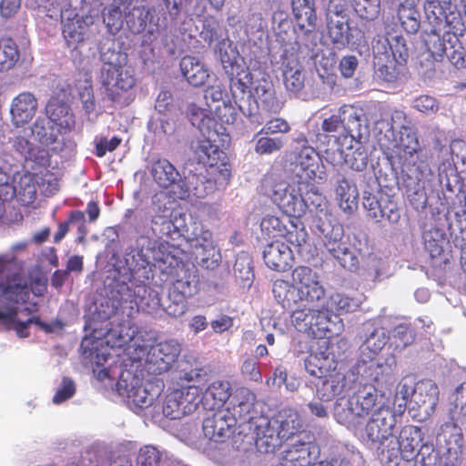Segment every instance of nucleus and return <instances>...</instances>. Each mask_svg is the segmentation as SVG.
Returning <instances> with one entry per match:
<instances>
[{
    "label": "nucleus",
    "mask_w": 466,
    "mask_h": 466,
    "mask_svg": "<svg viewBox=\"0 0 466 466\" xmlns=\"http://www.w3.org/2000/svg\"><path fill=\"white\" fill-rule=\"evenodd\" d=\"M350 25L345 16L330 17L328 21V35L332 44L339 49L346 47L350 41Z\"/></svg>",
    "instance_id": "nucleus-45"
},
{
    "label": "nucleus",
    "mask_w": 466,
    "mask_h": 466,
    "mask_svg": "<svg viewBox=\"0 0 466 466\" xmlns=\"http://www.w3.org/2000/svg\"><path fill=\"white\" fill-rule=\"evenodd\" d=\"M213 114L211 117L215 119L216 124L219 122L221 126L233 125L237 119L236 108L230 101H223L221 105L216 106Z\"/></svg>",
    "instance_id": "nucleus-62"
},
{
    "label": "nucleus",
    "mask_w": 466,
    "mask_h": 466,
    "mask_svg": "<svg viewBox=\"0 0 466 466\" xmlns=\"http://www.w3.org/2000/svg\"><path fill=\"white\" fill-rule=\"evenodd\" d=\"M378 443L376 454L381 465L398 466L401 459V452L397 440L391 437L388 441H382Z\"/></svg>",
    "instance_id": "nucleus-47"
},
{
    "label": "nucleus",
    "mask_w": 466,
    "mask_h": 466,
    "mask_svg": "<svg viewBox=\"0 0 466 466\" xmlns=\"http://www.w3.org/2000/svg\"><path fill=\"white\" fill-rule=\"evenodd\" d=\"M125 60L123 54L112 51L103 61L99 79L106 96L112 102H120L123 95L133 89L137 83L134 70L123 62Z\"/></svg>",
    "instance_id": "nucleus-1"
},
{
    "label": "nucleus",
    "mask_w": 466,
    "mask_h": 466,
    "mask_svg": "<svg viewBox=\"0 0 466 466\" xmlns=\"http://www.w3.org/2000/svg\"><path fill=\"white\" fill-rule=\"evenodd\" d=\"M304 365L308 373L320 379L337 370L338 363L333 356L319 352L309 354Z\"/></svg>",
    "instance_id": "nucleus-36"
},
{
    "label": "nucleus",
    "mask_w": 466,
    "mask_h": 466,
    "mask_svg": "<svg viewBox=\"0 0 466 466\" xmlns=\"http://www.w3.org/2000/svg\"><path fill=\"white\" fill-rule=\"evenodd\" d=\"M194 155L199 164L207 167L210 177L208 184L222 185L228 184L231 175L230 164L228 161L227 154L216 145L211 138V133L208 137L198 141L194 148ZM212 185H210V189Z\"/></svg>",
    "instance_id": "nucleus-3"
},
{
    "label": "nucleus",
    "mask_w": 466,
    "mask_h": 466,
    "mask_svg": "<svg viewBox=\"0 0 466 466\" xmlns=\"http://www.w3.org/2000/svg\"><path fill=\"white\" fill-rule=\"evenodd\" d=\"M273 295L283 308L290 309L298 302L294 285L284 279H276L272 288Z\"/></svg>",
    "instance_id": "nucleus-53"
},
{
    "label": "nucleus",
    "mask_w": 466,
    "mask_h": 466,
    "mask_svg": "<svg viewBox=\"0 0 466 466\" xmlns=\"http://www.w3.org/2000/svg\"><path fill=\"white\" fill-rule=\"evenodd\" d=\"M37 100L30 92H22L12 101L10 114L15 127L28 124L35 115Z\"/></svg>",
    "instance_id": "nucleus-24"
},
{
    "label": "nucleus",
    "mask_w": 466,
    "mask_h": 466,
    "mask_svg": "<svg viewBox=\"0 0 466 466\" xmlns=\"http://www.w3.org/2000/svg\"><path fill=\"white\" fill-rule=\"evenodd\" d=\"M312 314V308L297 309L291 313V323L298 331L311 335L313 321Z\"/></svg>",
    "instance_id": "nucleus-57"
},
{
    "label": "nucleus",
    "mask_w": 466,
    "mask_h": 466,
    "mask_svg": "<svg viewBox=\"0 0 466 466\" xmlns=\"http://www.w3.org/2000/svg\"><path fill=\"white\" fill-rule=\"evenodd\" d=\"M320 159L311 147H303L296 157L294 173L298 181L314 182L319 168Z\"/></svg>",
    "instance_id": "nucleus-22"
},
{
    "label": "nucleus",
    "mask_w": 466,
    "mask_h": 466,
    "mask_svg": "<svg viewBox=\"0 0 466 466\" xmlns=\"http://www.w3.org/2000/svg\"><path fill=\"white\" fill-rule=\"evenodd\" d=\"M89 25L86 20L79 15L67 19L63 24L62 35L67 47L76 51L88 38Z\"/></svg>",
    "instance_id": "nucleus-28"
},
{
    "label": "nucleus",
    "mask_w": 466,
    "mask_h": 466,
    "mask_svg": "<svg viewBox=\"0 0 466 466\" xmlns=\"http://www.w3.org/2000/svg\"><path fill=\"white\" fill-rule=\"evenodd\" d=\"M319 380H321V383L317 385V394L321 400L330 401L344 390L346 378L339 370H335Z\"/></svg>",
    "instance_id": "nucleus-38"
},
{
    "label": "nucleus",
    "mask_w": 466,
    "mask_h": 466,
    "mask_svg": "<svg viewBox=\"0 0 466 466\" xmlns=\"http://www.w3.org/2000/svg\"><path fill=\"white\" fill-rule=\"evenodd\" d=\"M116 390L120 396L127 398L130 405L139 409L149 407L154 400V396L140 384V380L130 372L120 375Z\"/></svg>",
    "instance_id": "nucleus-14"
},
{
    "label": "nucleus",
    "mask_w": 466,
    "mask_h": 466,
    "mask_svg": "<svg viewBox=\"0 0 466 466\" xmlns=\"http://www.w3.org/2000/svg\"><path fill=\"white\" fill-rule=\"evenodd\" d=\"M271 420L274 424H277L280 436L284 438L285 441L294 436L302 427L298 411L289 407L281 409L278 413V417Z\"/></svg>",
    "instance_id": "nucleus-41"
},
{
    "label": "nucleus",
    "mask_w": 466,
    "mask_h": 466,
    "mask_svg": "<svg viewBox=\"0 0 466 466\" xmlns=\"http://www.w3.org/2000/svg\"><path fill=\"white\" fill-rule=\"evenodd\" d=\"M284 145L283 138L270 137L268 135H265L256 140L254 150L258 155H270L281 150Z\"/></svg>",
    "instance_id": "nucleus-61"
},
{
    "label": "nucleus",
    "mask_w": 466,
    "mask_h": 466,
    "mask_svg": "<svg viewBox=\"0 0 466 466\" xmlns=\"http://www.w3.org/2000/svg\"><path fill=\"white\" fill-rule=\"evenodd\" d=\"M151 175L154 181L163 188L173 187L171 193L175 198L186 199L189 197L190 191L197 198H204L208 192L207 187L195 186L192 189L187 187L184 181L180 179V175L177 168L167 159H157L152 164Z\"/></svg>",
    "instance_id": "nucleus-5"
},
{
    "label": "nucleus",
    "mask_w": 466,
    "mask_h": 466,
    "mask_svg": "<svg viewBox=\"0 0 466 466\" xmlns=\"http://www.w3.org/2000/svg\"><path fill=\"white\" fill-rule=\"evenodd\" d=\"M388 337L382 328L374 329L362 343L361 354L369 360H373L385 347Z\"/></svg>",
    "instance_id": "nucleus-50"
},
{
    "label": "nucleus",
    "mask_w": 466,
    "mask_h": 466,
    "mask_svg": "<svg viewBox=\"0 0 466 466\" xmlns=\"http://www.w3.org/2000/svg\"><path fill=\"white\" fill-rule=\"evenodd\" d=\"M396 418L389 407H379L369 419L362 438L371 443H378L393 437Z\"/></svg>",
    "instance_id": "nucleus-12"
},
{
    "label": "nucleus",
    "mask_w": 466,
    "mask_h": 466,
    "mask_svg": "<svg viewBox=\"0 0 466 466\" xmlns=\"http://www.w3.org/2000/svg\"><path fill=\"white\" fill-rule=\"evenodd\" d=\"M261 235L265 238H283L301 254L308 243L309 235L304 226H299L293 218L267 215L260 222Z\"/></svg>",
    "instance_id": "nucleus-4"
},
{
    "label": "nucleus",
    "mask_w": 466,
    "mask_h": 466,
    "mask_svg": "<svg viewBox=\"0 0 466 466\" xmlns=\"http://www.w3.org/2000/svg\"><path fill=\"white\" fill-rule=\"evenodd\" d=\"M270 198L284 215L290 218L298 220L306 214L301 181L292 185L284 181L275 183Z\"/></svg>",
    "instance_id": "nucleus-8"
},
{
    "label": "nucleus",
    "mask_w": 466,
    "mask_h": 466,
    "mask_svg": "<svg viewBox=\"0 0 466 466\" xmlns=\"http://www.w3.org/2000/svg\"><path fill=\"white\" fill-rule=\"evenodd\" d=\"M202 388L196 384L174 389L166 396L163 414L170 420H177L192 413L198 405Z\"/></svg>",
    "instance_id": "nucleus-6"
},
{
    "label": "nucleus",
    "mask_w": 466,
    "mask_h": 466,
    "mask_svg": "<svg viewBox=\"0 0 466 466\" xmlns=\"http://www.w3.org/2000/svg\"><path fill=\"white\" fill-rule=\"evenodd\" d=\"M180 354V345L175 340H165L151 347L149 361L157 365L159 372L167 371Z\"/></svg>",
    "instance_id": "nucleus-25"
},
{
    "label": "nucleus",
    "mask_w": 466,
    "mask_h": 466,
    "mask_svg": "<svg viewBox=\"0 0 466 466\" xmlns=\"http://www.w3.org/2000/svg\"><path fill=\"white\" fill-rule=\"evenodd\" d=\"M38 166L39 171L29 173V180L42 187L46 194H55L58 190V179L47 167Z\"/></svg>",
    "instance_id": "nucleus-54"
},
{
    "label": "nucleus",
    "mask_w": 466,
    "mask_h": 466,
    "mask_svg": "<svg viewBox=\"0 0 466 466\" xmlns=\"http://www.w3.org/2000/svg\"><path fill=\"white\" fill-rule=\"evenodd\" d=\"M339 113L345 131L342 137L343 143L353 141L354 138H361V119L358 110L351 105H343L339 108Z\"/></svg>",
    "instance_id": "nucleus-40"
},
{
    "label": "nucleus",
    "mask_w": 466,
    "mask_h": 466,
    "mask_svg": "<svg viewBox=\"0 0 466 466\" xmlns=\"http://www.w3.org/2000/svg\"><path fill=\"white\" fill-rule=\"evenodd\" d=\"M253 83V76L248 67H242L232 74L229 80V87L235 104L246 116H251L258 109V103L251 99L250 86Z\"/></svg>",
    "instance_id": "nucleus-10"
},
{
    "label": "nucleus",
    "mask_w": 466,
    "mask_h": 466,
    "mask_svg": "<svg viewBox=\"0 0 466 466\" xmlns=\"http://www.w3.org/2000/svg\"><path fill=\"white\" fill-rule=\"evenodd\" d=\"M130 290L133 291L131 301H134L142 310L152 314L157 312L163 307L161 294L157 289L147 286L144 282H139Z\"/></svg>",
    "instance_id": "nucleus-27"
},
{
    "label": "nucleus",
    "mask_w": 466,
    "mask_h": 466,
    "mask_svg": "<svg viewBox=\"0 0 466 466\" xmlns=\"http://www.w3.org/2000/svg\"><path fill=\"white\" fill-rule=\"evenodd\" d=\"M336 198L339 208L347 214L358 208L359 191L355 184L346 177L338 179L335 187Z\"/></svg>",
    "instance_id": "nucleus-33"
},
{
    "label": "nucleus",
    "mask_w": 466,
    "mask_h": 466,
    "mask_svg": "<svg viewBox=\"0 0 466 466\" xmlns=\"http://www.w3.org/2000/svg\"><path fill=\"white\" fill-rule=\"evenodd\" d=\"M162 453L153 445H145L138 451L137 466H160Z\"/></svg>",
    "instance_id": "nucleus-60"
},
{
    "label": "nucleus",
    "mask_w": 466,
    "mask_h": 466,
    "mask_svg": "<svg viewBox=\"0 0 466 466\" xmlns=\"http://www.w3.org/2000/svg\"><path fill=\"white\" fill-rule=\"evenodd\" d=\"M235 425L236 418L228 410H218L204 419L202 430L208 440L223 442L232 433Z\"/></svg>",
    "instance_id": "nucleus-15"
},
{
    "label": "nucleus",
    "mask_w": 466,
    "mask_h": 466,
    "mask_svg": "<svg viewBox=\"0 0 466 466\" xmlns=\"http://www.w3.org/2000/svg\"><path fill=\"white\" fill-rule=\"evenodd\" d=\"M292 280L297 290L301 286H306L318 280V275L309 267L298 266L292 271Z\"/></svg>",
    "instance_id": "nucleus-63"
},
{
    "label": "nucleus",
    "mask_w": 466,
    "mask_h": 466,
    "mask_svg": "<svg viewBox=\"0 0 466 466\" xmlns=\"http://www.w3.org/2000/svg\"><path fill=\"white\" fill-rule=\"evenodd\" d=\"M396 440L400 445L401 459L406 461L416 459L424 446V434L420 427L414 425L404 426Z\"/></svg>",
    "instance_id": "nucleus-20"
},
{
    "label": "nucleus",
    "mask_w": 466,
    "mask_h": 466,
    "mask_svg": "<svg viewBox=\"0 0 466 466\" xmlns=\"http://www.w3.org/2000/svg\"><path fill=\"white\" fill-rule=\"evenodd\" d=\"M20 53L16 43L11 37L0 39V71L12 69L18 62Z\"/></svg>",
    "instance_id": "nucleus-51"
},
{
    "label": "nucleus",
    "mask_w": 466,
    "mask_h": 466,
    "mask_svg": "<svg viewBox=\"0 0 466 466\" xmlns=\"http://www.w3.org/2000/svg\"><path fill=\"white\" fill-rule=\"evenodd\" d=\"M265 264L271 269L285 271L292 266L293 252L289 245L279 240L268 244L263 250Z\"/></svg>",
    "instance_id": "nucleus-21"
},
{
    "label": "nucleus",
    "mask_w": 466,
    "mask_h": 466,
    "mask_svg": "<svg viewBox=\"0 0 466 466\" xmlns=\"http://www.w3.org/2000/svg\"><path fill=\"white\" fill-rule=\"evenodd\" d=\"M292 11L301 28H305L306 33H311L315 30L317 15L314 8L313 0H291Z\"/></svg>",
    "instance_id": "nucleus-44"
},
{
    "label": "nucleus",
    "mask_w": 466,
    "mask_h": 466,
    "mask_svg": "<svg viewBox=\"0 0 466 466\" xmlns=\"http://www.w3.org/2000/svg\"><path fill=\"white\" fill-rule=\"evenodd\" d=\"M151 230L156 239L165 241H177L182 236L180 228L171 219V211L169 208L158 206L157 211L151 219Z\"/></svg>",
    "instance_id": "nucleus-19"
},
{
    "label": "nucleus",
    "mask_w": 466,
    "mask_h": 466,
    "mask_svg": "<svg viewBox=\"0 0 466 466\" xmlns=\"http://www.w3.org/2000/svg\"><path fill=\"white\" fill-rule=\"evenodd\" d=\"M326 236L324 243L327 251L339 261V265L350 271H354L359 267V259L349 248L348 245L341 238L328 237V227L326 226Z\"/></svg>",
    "instance_id": "nucleus-26"
},
{
    "label": "nucleus",
    "mask_w": 466,
    "mask_h": 466,
    "mask_svg": "<svg viewBox=\"0 0 466 466\" xmlns=\"http://www.w3.org/2000/svg\"><path fill=\"white\" fill-rule=\"evenodd\" d=\"M379 407H385L378 401L375 385L364 384L348 400L347 407L337 405L335 417L338 422L348 428L355 427L359 418H365Z\"/></svg>",
    "instance_id": "nucleus-2"
},
{
    "label": "nucleus",
    "mask_w": 466,
    "mask_h": 466,
    "mask_svg": "<svg viewBox=\"0 0 466 466\" xmlns=\"http://www.w3.org/2000/svg\"><path fill=\"white\" fill-rule=\"evenodd\" d=\"M231 396V386L227 380L213 381L203 393L205 406L211 410H218L224 406Z\"/></svg>",
    "instance_id": "nucleus-37"
},
{
    "label": "nucleus",
    "mask_w": 466,
    "mask_h": 466,
    "mask_svg": "<svg viewBox=\"0 0 466 466\" xmlns=\"http://www.w3.org/2000/svg\"><path fill=\"white\" fill-rule=\"evenodd\" d=\"M403 66L396 59L388 58L385 64L379 65L376 73L378 76L388 83H395L402 73Z\"/></svg>",
    "instance_id": "nucleus-58"
},
{
    "label": "nucleus",
    "mask_w": 466,
    "mask_h": 466,
    "mask_svg": "<svg viewBox=\"0 0 466 466\" xmlns=\"http://www.w3.org/2000/svg\"><path fill=\"white\" fill-rule=\"evenodd\" d=\"M361 377L366 380L365 384L382 386L387 383L391 375V367L385 362L373 360H362L359 366Z\"/></svg>",
    "instance_id": "nucleus-31"
},
{
    "label": "nucleus",
    "mask_w": 466,
    "mask_h": 466,
    "mask_svg": "<svg viewBox=\"0 0 466 466\" xmlns=\"http://www.w3.org/2000/svg\"><path fill=\"white\" fill-rule=\"evenodd\" d=\"M253 440L259 452H274L285 441V439L280 436L277 424L268 418L260 417L253 422Z\"/></svg>",
    "instance_id": "nucleus-13"
},
{
    "label": "nucleus",
    "mask_w": 466,
    "mask_h": 466,
    "mask_svg": "<svg viewBox=\"0 0 466 466\" xmlns=\"http://www.w3.org/2000/svg\"><path fill=\"white\" fill-rule=\"evenodd\" d=\"M310 443L298 441L284 451L282 466H309L311 464Z\"/></svg>",
    "instance_id": "nucleus-42"
},
{
    "label": "nucleus",
    "mask_w": 466,
    "mask_h": 466,
    "mask_svg": "<svg viewBox=\"0 0 466 466\" xmlns=\"http://www.w3.org/2000/svg\"><path fill=\"white\" fill-rule=\"evenodd\" d=\"M459 415H452L451 420L441 426L438 436L442 438L449 450L455 447H461L463 443V434L458 420Z\"/></svg>",
    "instance_id": "nucleus-46"
},
{
    "label": "nucleus",
    "mask_w": 466,
    "mask_h": 466,
    "mask_svg": "<svg viewBox=\"0 0 466 466\" xmlns=\"http://www.w3.org/2000/svg\"><path fill=\"white\" fill-rule=\"evenodd\" d=\"M340 151L344 154L345 162L356 171H362L368 165L367 150L360 138L341 143Z\"/></svg>",
    "instance_id": "nucleus-35"
},
{
    "label": "nucleus",
    "mask_w": 466,
    "mask_h": 466,
    "mask_svg": "<svg viewBox=\"0 0 466 466\" xmlns=\"http://www.w3.org/2000/svg\"><path fill=\"white\" fill-rule=\"evenodd\" d=\"M138 256L146 265H153L162 271L175 268L178 261L172 254L171 248L174 247L170 241L154 239L147 236H140L137 240Z\"/></svg>",
    "instance_id": "nucleus-7"
},
{
    "label": "nucleus",
    "mask_w": 466,
    "mask_h": 466,
    "mask_svg": "<svg viewBox=\"0 0 466 466\" xmlns=\"http://www.w3.org/2000/svg\"><path fill=\"white\" fill-rule=\"evenodd\" d=\"M438 400L439 388L432 380L418 381L411 390L410 402H414L425 414L435 410Z\"/></svg>",
    "instance_id": "nucleus-23"
},
{
    "label": "nucleus",
    "mask_w": 466,
    "mask_h": 466,
    "mask_svg": "<svg viewBox=\"0 0 466 466\" xmlns=\"http://www.w3.org/2000/svg\"><path fill=\"white\" fill-rule=\"evenodd\" d=\"M312 331L313 337L332 338L339 335L344 329L342 319L333 315L329 308L313 309Z\"/></svg>",
    "instance_id": "nucleus-17"
},
{
    "label": "nucleus",
    "mask_w": 466,
    "mask_h": 466,
    "mask_svg": "<svg viewBox=\"0 0 466 466\" xmlns=\"http://www.w3.org/2000/svg\"><path fill=\"white\" fill-rule=\"evenodd\" d=\"M149 16V9L145 5H134L126 14V22L128 28L136 34L146 29Z\"/></svg>",
    "instance_id": "nucleus-55"
},
{
    "label": "nucleus",
    "mask_w": 466,
    "mask_h": 466,
    "mask_svg": "<svg viewBox=\"0 0 466 466\" xmlns=\"http://www.w3.org/2000/svg\"><path fill=\"white\" fill-rule=\"evenodd\" d=\"M301 187H303V200L306 205V212L309 210L311 213H315L314 222L316 227L321 233H325L326 224L322 218L328 219L330 217L326 198L319 192L313 182L301 181Z\"/></svg>",
    "instance_id": "nucleus-16"
},
{
    "label": "nucleus",
    "mask_w": 466,
    "mask_h": 466,
    "mask_svg": "<svg viewBox=\"0 0 466 466\" xmlns=\"http://www.w3.org/2000/svg\"><path fill=\"white\" fill-rule=\"evenodd\" d=\"M283 81L288 91L298 93L304 87L302 66L298 60L289 61L283 69Z\"/></svg>",
    "instance_id": "nucleus-48"
},
{
    "label": "nucleus",
    "mask_w": 466,
    "mask_h": 466,
    "mask_svg": "<svg viewBox=\"0 0 466 466\" xmlns=\"http://www.w3.org/2000/svg\"><path fill=\"white\" fill-rule=\"evenodd\" d=\"M359 307L360 303L356 299L341 292L331 294L327 306L329 310L338 317L344 313L353 312Z\"/></svg>",
    "instance_id": "nucleus-52"
},
{
    "label": "nucleus",
    "mask_w": 466,
    "mask_h": 466,
    "mask_svg": "<svg viewBox=\"0 0 466 466\" xmlns=\"http://www.w3.org/2000/svg\"><path fill=\"white\" fill-rule=\"evenodd\" d=\"M180 71L187 83L195 87L204 86L209 78V72L206 66L191 56L181 58Z\"/></svg>",
    "instance_id": "nucleus-29"
},
{
    "label": "nucleus",
    "mask_w": 466,
    "mask_h": 466,
    "mask_svg": "<svg viewBox=\"0 0 466 466\" xmlns=\"http://www.w3.org/2000/svg\"><path fill=\"white\" fill-rule=\"evenodd\" d=\"M19 305L7 303L5 310L0 309V328L6 331L14 329L19 338H27L29 336V326L26 321H21L17 319Z\"/></svg>",
    "instance_id": "nucleus-43"
},
{
    "label": "nucleus",
    "mask_w": 466,
    "mask_h": 466,
    "mask_svg": "<svg viewBox=\"0 0 466 466\" xmlns=\"http://www.w3.org/2000/svg\"><path fill=\"white\" fill-rule=\"evenodd\" d=\"M398 17L401 26L408 34H416L419 31L420 15L414 6L401 5L398 11Z\"/></svg>",
    "instance_id": "nucleus-56"
},
{
    "label": "nucleus",
    "mask_w": 466,
    "mask_h": 466,
    "mask_svg": "<svg viewBox=\"0 0 466 466\" xmlns=\"http://www.w3.org/2000/svg\"><path fill=\"white\" fill-rule=\"evenodd\" d=\"M10 260L0 256V296L6 303L25 304L30 298L27 282L18 272L9 273Z\"/></svg>",
    "instance_id": "nucleus-9"
},
{
    "label": "nucleus",
    "mask_w": 466,
    "mask_h": 466,
    "mask_svg": "<svg viewBox=\"0 0 466 466\" xmlns=\"http://www.w3.org/2000/svg\"><path fill=\"white\" fill-rule=\"evenodd\" d=\"M12 145L15 150L26 161H32L36 166L50 164L49 152L43 147L34 146L28 138L23 136H15Z\"/></svg>",
    "instance_id": "nucleus-30"
},
{
    "label": "nucleus",
    "mask_w": 466,
    "mask_h": 466,
    "mask_svg": "<svg viewBox=\"0 0 466 466\" xmlns=\"http://www.w3.org/2000/svg\"><path fill=\"white\" fill-rule=\"evenodd\" d=\"M196 262L206 269H214L219 266L221 255L212 239V234L205 231L196 238L194 247Z\"/></svg>",
    "instance_id": "nucleus-18"
},
{
    "label": "nucleus",
    "mask_w": 466,
    "mask_h": 466,
    "mask_svg": "<svg viewBox=\"0 0 466 466\" xmlns=\"http://www.w3.org/2000/svg\"><path fill=\"white\" fill-rule=\"evenodd\" d=\"M298 301H319L325 296V289L319 279L296 290Z\"/></svg>",
    "instance_id": "nucleus-59"
},
{
    "label": "nucleus",
    "mask_w": 466,
    "mask_h": 466,
    "mask_svg": "<svg viewBox=\"0 0 466 466\" xmlns=\"http://www.w3.org/2000/svg\"><path fill=\"white\" fill-rule=\"evenodd\" d=\"M255 96L260 100L263 107L269 113L277 114L280 110L275 96V89L270 81L260 80L254 88Z\"/></svg>",
    "instance_id": "nucleus-49"
},
{
    "label": "nucleus",
    "mask_w": 466,
    "mask_h": 466,
    "mask_svg": "<svg viewBox=\"0 0 466 466\" xmlns=\"http://www.w3.org/2000/svg\"><path fill=\"white\" fill-rule=\"evenodd\" d=\"M46 111L48 118L62 128H71L75 125L69 105L58 96H52L49 99Z\"/></svg>",
    "instance_id": "nucleus-34"
},
{
    "label": "nucleus",
    "mask_w": 466,
    "mask_h": 466,
    "mask_svg": "<svg viewBox=\"0 0 466 466\" xmlns=\"http://www.w3.org/2000/svg\"><path fill=\"white\" fill-rule=\"evenodd\" d=\"M186 113L192 126L198 127L204 135L209 136L212 130L215 135H218L219 131L216 128V121L210 116L211 107L205 109L196 103H190Z\"/></svg>",
    "instance_id": "nucleus-39"
},
{
    "label": "nucleus",
    "mask_w": 466,
    "mask_h": 466,
    "mask_svg": "<svg viewBox=\"0 0 466 466\" xmlns=\"http://www.w3.org/2000/svg\"><path fill=\"white\" fill-rule=\"evenodd\" d=\"M193 294L190 281L178 279L169 292V299L174 298V302L166 307V312L173 317L182 316L187 309V298Z\"/></svg>",
    "instance_id": "nucleus-32"
},
{
    "label": "nucleus",
    "mask_w": 466,
    "mask_h": 466,
    "mask_svg": "<svg viewBox=\"0 0 466 466\" xmlns=\"http://www.w3.org/2000/svg\"><path fill=\"white\" fill-rule=\"evenodd\" d=\"M397 155L402 169L412 172L420 169L418 165L422 148L413 127L401 126L396 144Z\"/></svg>",
    "instance_id": "nucleus-11"
},
{
    "label": "nucleus",
    "mask_w": 466,
    "mask_h": 466,
    "mask_svg": "<svg viewBox=\"0 0 466 466\" xmlns=\"http://www.w3.org/2000/svg\"><path fill=\"white\" fill-rule=\"evenodd\" d=\"M240 373L245 380L257 383L262 382V374L258 362L253 358H246L243 360L240 366Z\"/></svg>",
    "instance_id": "nucleus-64"
}]
</instances>
